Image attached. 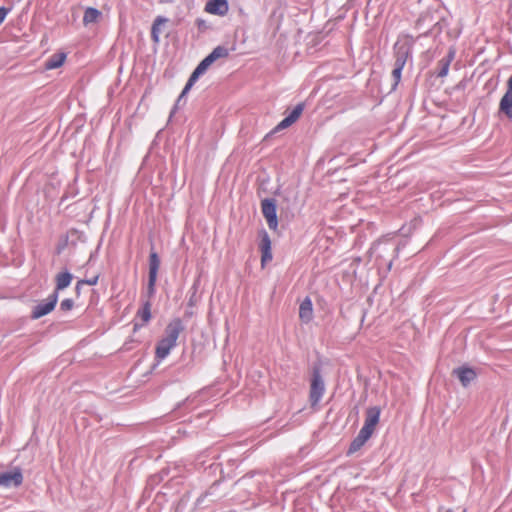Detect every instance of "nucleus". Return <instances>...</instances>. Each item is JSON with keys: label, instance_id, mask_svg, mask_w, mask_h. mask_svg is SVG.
<instances>
[{"label": "nucleus", "instance_id": "9d476101", "mask_svg": "<svg viewBox=\"0 0 512 512\" xmlns=\"http://www.w3.org/2000/svg\"><path fill=\"white\" fill-rule=\"evenodd\" d=\"M227 0H210L205 5V11L212 15L224 16L228 13Z\"/></svg>", "mask_w": 512, "mask_h": 512}, {"label": "nucleus", "instance_id": "a211bd4d", "mask_svg": "<svg viewBox=\"0 0 512 512\" xmlns=\"http://www.w3.org/2000/svg\"><path fill=\"white\" fill-rule=\"evenodd\" d=\"M454 57H455V51L454 50H450L448 55L445 58H442L438 62V65L440 67L439 72L437 74L438 77H445V76H447L450 64L453 61Z\"/></svg>", "mask_w": 512, "mask_h": 512}, {"label": "nucleus", "instance_id": "20e7f679", "mask_svg": "<svg viewBox=\"0 0 512 512\" xmlns=\"http://www.w3.org/2000/svg\"><path fill=\"white\" fill-rule=\"evenodd\" d=\"M58 301V295L56 292L51 294L47 299L38 303L32 311L31 317L33 319H39L48 313H50L56 306Z\"/></svg>", "mask_w": 512, "mask_h": 512}, {"label": "nucleus", "instance_id": "412c9836", "mask_svg": "<svg viewBox=\"0 0 512 512\" xmlns=\"http://www.w3.org/2000/svg\"><path fill=\"white\" fill-rule=\"evenodd\" d=\"M101 16V12L95 8L89 7L85 10L83 16V24L89 25L91 23H95Z\"/></svg>", "mask_w": 512, "mask_h": 512}, {"label": "nucleus", "instance_id": "7ed1b4c3", "mask_svg": "<svg viewBox=\"0 0 512 512\" xmlns=\"http://www.w3.org/2000/svg\"><path fill=\"white\" fill-rule=\"evenodd\" d=\"M261 210L264 218L267 221L268 227L276 231L278 227V219L276 212V203L274 199H264L261 202Z\"/></svg>", "mask_w": 512, "mask_h": 512}, {"label": "nucleus", "instance_id": "c85d7f7f", "mask_svg": "<svg viewBox=\"0 0 512 512\" xmlns=\"http://www.w3.org/2000/svg\"><path fill=\"white\" fill-rule=\"evenodd\" d=\"M463 512H466V510H464Z\"/></svg>", "mask_w": 512, "mask_h": 512}, {"label": "nucleus", "instance_id": "f8f14e48", "mask_svg": "<svg viewBox=\"0 0 512 512\" xmlns=\"http://www.w3.org/2000/svg\"><path fill=\"white\" fill-rule=\"evenodd\" d=\"M454 374L457 375L464 387H467L476 378L475 371L468 367L457 368L454 370Z\"/></svg>", "mask_w": 512, "mask_h": 512}, {"label": "nucleus", "instance_id": "0eeeda50", "mask_svg": "<svg viewBox=\"0 0 512 512\" xmlns=\"http://www.w3.org/2000/svg\"><path fill=\"white\" fill-rule=\"evenodd\" d=\"M259 237V249L261 251V266L265 267V265L272 260L271 239L265 230H261L259 232Z\"/></svg>", "mask_w": 512, "mask_h": 512}, {"label": "nucleus", "instance_id": "a878e982", "mask_svg": "<svg viewBox=\"0 0 512 512\" xmlns=\"http://www.w3.org/2000/svg\"><path fill=\"white\" fill-rule=\"evenodd\" d=\"M9 9L1 7L0 8V24L5 20L7 14L9 13Z\"/></svg>", "mask_w": 512, "mask_h": 512}, {"label": "nucleus", "instance_id": "5701e85b", "mask_svg": "<svg viewBox=\"0 0 512 512\" xmlns=\"http://www.w3.org/2000/svg\"><path fill=\"white\" fill-rule=\"evenodd\" d=\"M137 317L141 318L143 324H146L151 319V304L147 301L143 307L137 312Z\"/></svg>", "mask_w": 512, "mask_h": 512}, {"label": "nucleus", "instance_id": "6e6552de", "mask_svg": "<svg viewBox=\"0 0 512 512\" xmlns=\"http://www.w3.org/2000/svg\"><path fill=\"white\" fill-rule=\"evenodd\" d=\"M381 410L379 407L373 406L366 410L364 425L361 428L369 434H373L376 426L379 423Z\"/></svg>", "mask_w": 512, "mask_h": 512}, {"label": "nucleus", "instance_id": "6ab92c4d", "mask_svg": "<svg viewBox=\"0 0 512 512\" xmlns=\"http://www.w3.org/2000/svg\"><path fill=\"white\" fill-rule=\"evenodd\" d=\"M499 111L507 116L509 119H512V95L504 94L500 99L499 103Z\"/></svg>", "mask_w": 512, "mask_h": 512}, {"label": "nucleus", "instance_id": "39448f33", "mask_svg": "<svg viewBox=\"0 0 512 512\" xmlns=\"http://www.w3.org/2000/svg\"><path fill=\"white\" fill-rule=\"evenodd\" d=\"M325 391L323 380L319 373H315L313 375V378L311 380V386H310V402L312 406H315L319 403L321 400L323 394Z\"/></svg>", "mask_w": 512, "mask_h": 512}, {"label": "nucleus", "instance_id": "cd10ccee", "mask_svg": "<svg viewBox=\"0 0 512 512\" xmlns=\"http://www.w3.org/2000/svg\"><path fill=\"white\" fill-rule=\"evenodd\" d=\"M139 328V325L137 323L134 324V330H137Z\"/></svg>", "mask_w": 512, "mask_h": 512}, {"label": "nucleus", "instance_id": "dca6fc26", "mask_svg": "<svg viewBox=\"0 0 512 512\" xmlns=\"http://www.w3.org/2000/svg\"><path fill=\"white\" fill-rule=\"evenodd\" d=\"M168 22V19L162 16H158L155 18L152 28H151V38L154 43H159L160 35L162 33V26H164Z\"/></svg>", "mask_w": 512, "mask_h": 512}, {"label": "nucleus", "instance_id": "2eb2a0df", "mask_svg": "<svg viewBox=\"0 0 512 512\" xmlns=\"http://www.w3.org/2000/svg\"><path fill=\"white\" fill-rule=\"evenodd\" d=\"M372 435L360 429L356 438L350 444L348 449V454H353L357 452L371 437Z\"/></svg>", "mask_w": 512, "mask_h": 512}, {"label": "nucleus", "instance_id": "b1692460", "mask_svg": "<svg viewBox=\"0 0 512 512\" xmlns=\"http://www.w3.org/2000/svg\"><path fill=\"white\" fill-rule=\"evenodd\" d=\"M98 279H99V276L97 275V276H95V277H93L91 279H88V280H79L77 282L76 289L80 290L81 286L84 285V284L94 286V285H96L98 283Z\"/></svg>", "mask_w": 512, "mask_h": 512}, {"label": "nucleus", "instance_id": "1a4fd4ad", "mask_svg": "<svg viewBox=\"0 0 512 512\" xmlns=\"http://www.w3.org/2000/svg\"><path fill=\"white\" fill-rule=\"evenodd\" d=\"M160 267V259L156 252H151L149 256V282L148 292L150 295L154 293L157 274Z\"/></svg>", "mask_w": 512, "mask_h": 512}, {"label": "nucleus", "instance_id": "393cba45", "mask_svg": "<svg viewBox=\"0 0 512 512\" xmlns=\"http://www.w3.org/2000/svg\"><path fill=\"white\" fill-rule=\"evenodd\" d=\"M73 301L71 299H64L60 304V309L62 311H69L73 308Z\"/></svg>", "mask_w": 512, "mask_h": 512}, {"label": "nucleus", "instance_id": "423d86ee", "mask_svg": "<svg viewBox=\"0 0 512 512\" xmlns=\"http://www.w3.org/2000/svg\"><path fill=\"white\" fill-rule=\"evenodd\" d=\"M23 482V475L20 468H15L12 471L0 473V486L9 488V487H18Z\"/></svg>", "mask_w": 512, "mask_h": 512}, {"label": "nucleus", "instance_id": "f257e3e1", "mask_svg": "<svg viewBox=\"0 0 512 512\" xmlns=\"http://www.w3.org/2000/svg\"><path fill=\"white\" fill-rule=\"evenodd\" d=\"M183 331V324L179 318L173 319L165 329V336L158 342L155 355L158 360L166 358L172 348L176 346L177 339Z\"/></svg>", "mask_w": 512, "mask_h": 512}, {"label": "nucleus", "instance_id": "bb28decb", "mask_svg": "<svg viewBox=\"0 0 512 512\" xmlns=\"http://www.w3.org/2000/svg\"><path fill=\"white\" fill-rule=\"evenodd\" d=\"M504 94H511L512 95V76L507 81V90Z\"/></svg>", "mask_w": 512, "mask_h": 512}, {"label": "nucleus", "instance_id": "4be33fe9", "mask_svg": "<svg viewBox=\"0 0 512 512\" xmlns=\"http://www.w3.org/2000/svg\"><path fill=\"white\" fill-rule=\"evenodd\" d=\"M405 65V58H397L395 61V67L392 71V77L395 80V85H397L401 79L402 69Z\"/></svg>", "mask_w": 512, "mask_h": 512}, {"label": "nucleus", "instance_id": "ddd939ff", "mask_svg": "<svg viewBox=\"0 0 512 512\" xmlns=\"http://www.w3.org/2000/svg\"><path fill=\"white\" fill-rule=\"evenodd\" d=\"M303 112V104H298L292 112L286 116L277 126L278 129H285L295 123Z\"/></svg>", "mask_w": 512, "mask_h": 512}, {"label": "nucleus", "instance_id": "9b49d317", "mask_svg": "<svg viewBox=\"0 0 512 512\" xmlns=\"http://www.w3.org/2000/svg\"><path fill=\"white\" fill-rule=\"evenodd\" d=\"M299 318L303 323H309L313 318V304L309 297H306L300 304Z\"/></svg>", "mask_w": 512, "mask_h": 512}, {"label": "nucleus", "instance_id": "f3484780", "mask_svg": "<svg viewBox=\"0 0 512 512\" xmlns=\"http://www.w3.org/2000/svg\"><path fill=\"white\" fill-rule=\"evenodd\" d=\"M67 55L64 52L53 54L46 62L45 69L52 70L61 67L66 61Z\"/></svg>", "mask_w": 512, "mask_h": 512}, {"label": "nucleus", "instance_id": "f03ea898", "mask_svg": "<svg viewBox=\"0 0 512 512\" xmlns=\"http://www.w3.org/2000/svg\"><path fill=\"white\" fill-rule=\"evenodd\" d=\"M228 55H229V51L226 47L217 46L216 48H214L213 51L207 57H205L199 63V65L196 67V69L192 72L190 78L188 79V81L180 95V98L185 96L190 91L192 86L198 80L199 76L202 75L214 61H216L217 59H220V58H226V57H228Z\"/></svg>", "mask_w": 512, "mask_h": 512}, {"label": "nucleus", "instance_id": "4468645a", "mask_svg": "<svg viewBox=\"0 0 512 512\" xmlns=\"http://www.w3.org/2000/svg\"><path fill=\"white\" fill-rule=\"evenodd\" d=\"M372 435L360 429L356 438L350 444L348 449V454H353L357 452L371 437Z\"/></svg>", "mask_w": 512, "mask_h": 512}, {"label": "nucleus", "instance_id": "aec40b11", "mask_svg": "<svg viewBox=\"0 0 512 512\" xmlns=\"http://www.w3.org/2000/svg\"><path fill=\"white\" fill-rule=\"evenodd\" d=\"M72 281V275L69 272H62L56 276V292L67 288Z\"/></svg>", "mask_w": 512, "mask_h": 512}]
</instances>
